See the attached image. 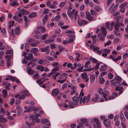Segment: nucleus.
<instances>
[{
    "mask_svg": "<svg viewBox=\"0 0 128 128\" xmlns=\"http://www.w3.org/2000/svg\"><path fill=\"white\" fill-rule=\"evenodd\" d=\"M4 45L2 42H0V50H3L5 49Z\"/></svg>",
    "mask_w": 128,
    "mask_h": 128,
    "instance_id": "50",
    "label": "nucleus"
},
{
    "mask_svg": "<svg viewBox=\"0 0 128 128\" xmlns=\"http://www.w3.org/2000/svg\"><path fill=\"white\" fill-rule=\"evenodd\" d=\"M30 95V94L29 93H27V94H26V93H24L23 94L19 96L18 98L19 99H23L25 98V95L26 96H28Z\"/></svg>",
    "mask_w": 128,
    "mask_h": 128,
    "instance_id": "25",
    "label": "nucleus"
},
{
    "mask_svg": "<svg viewBox=\"0 0 128 128\" xmlns=\"http://www.w3.org/2000/svg\"><path fill=\"white\" fill-rule=\"evenodd\" d=\"M1 32L3 36H6V28L2 29L1 30Z\"/></svg>",
    "mask_w": 128,
    "mask_h": 128,
    "instance_id": "40",
    "label": "nucleus"
},
{
    "mask_svg": "<svg viewBox=\"0 0 128 128\" xmlns=\"http://www.w3.org/2000/svg\"><path fill=\"white\" fill-rule=\"evenodd\" d=\"M109 94V92L108 91H105L104 93L103 94V97L104 98L105 101L109 100H108V98L109 97H108Z\"/></svg>",
    "mask_w": 128,
    "mask_h": 128,
    "instance_id": "13",
    "label": "nucleus"
},
{
    "mask_svg": "<svg viewBox=\"0 0 128 128\" xmlns=\"http://www.w3.org/2000/svg\"><path fill=\"white\" fill-rule=\"evenodd\" d=\"M88 22L85 20H81L78 19V23L79 25H82L83 24L85 25L88 23Z\"/></svg>",
    "mask_w": 128,
    "mask_h": 128,
    "instance_id": "7",
    "label": "nucleus"
},
{
    "mask_svg": "<svg viewBox=\"0 0 128 128\" xmlns=\"http://www.w3.org/2000/svg\"><path fill=\"white\" fill-rule=\"evenodd\" d=\"M46 5L50 8L52 9H56L57 6L55 5L52 4L51 2L50 1H48L46 2Z\"/></svg>",
    "mask_w": 128,
    "mask_h": 128,
    "instance_id": "10",
    "label": "nucleus"
},
{
    "mask_svg": "<svg viewBox=\"0 0 128 128\" xmlns=\"http://www.w3.org/2000/svg\"><path fill=\"white\" fill-rule=\"evenodd\" d=\"M71 20H72L74 18L75 20H76L78 16V12L74 9L71 11H68L67 12Z\"/></svg>",
    "mask_w": 128,
    "mask_h": 128,
    "instance_id": "2",
    "label": "nucleus"
},
{
    "mask_svg": "<svg viewBox=\"0 0 128 128\" xmlns=\"http://www.w3.org/2000/svg\"><path fill=\"white\" fill-rule=\"evenodd\" d=\"M37 16V13L36 12H34L31 13L28 15V17L29 18H34Z\"/></svg>",
    "mask_w": 128,
    "mask_h": 128,
    "instance_id": "26",
    "label": "nucleus"
},
{
    "mask_svg": "<svg viewBox=\"0 0 128 128\" xmlns=\"http://www.w3.org/2000/svg\"><path fill=\"white\" fill-rule=\"evenodd\" d=\"M124 88L122 87H120L119 86H117L115 88V90L116 91H123Z\"/></svg>",
    "mask_w": 128,
    "mask_h": 128,
    "instance_id": "45",
    "label": "nucleus"
},
{
    "mask_svg": "<svg viewBox=\"0 0 128 128\" xmlns=\"http://www.w3.org/2000/svg\"><path fill=\"white\" fill-rule=\"evenodd\" d=\"M73 104L75 106L78 105L79 101V98L78 97L74 96L72 98Z\"/></svg>",
    "mask_w": 128,
    "mask_h": 128,
    "instance_id": "6",
    "label": "nucleus"
},
{
    "mask_svg": "<svg viewBox=\"0 0 128 128\" xmlns=\"http://www.w3.org/2000/svg\"><path fill=\"white\" fill-rule=\"evenodd\" d=\"M59 90L57 88H54L53 89L52 92V95L55 96L58 95H61L62 94L61 92H59Z\"/></svg>",
    "mask_w": 128,
    "mask_h": 128,
    "instance_id": "4",
    "label": "nucleus"
},
{
    "mask_svg": "<svg viewBox=\"0 0 128 128\" xmlns=\"http://www.w3.org/2000/svg\"><path fill=\"white\" fill-rule=\"evenodd\" d=\"M3 96L4 98H7L8 96V92L6 90L4 89L2 91Z\"/></svg>",
    "mask_w": 128,
    "mask_h": 128,
    "instance_id": "23",
    "label": "nucleus"
},
{
    "mask_svg": "<svg viewBox=\"0 0 128 128\" xmlns=\"http://www.w3.org/2000/svg\"><path fill=\"white\" fill-rule=\"evenodd\" d=\"M107 73L106 72H102L100 75L99 76V77H101L104 76Z\"/></svg>",
    "mask_w": 128,
    "mask_h": 128,
    "instance_id": "63",
    "label": "nucleus"
},
{
    "mask_svg": "<svg viewBox=\"0 0 128 128\" xmlns=\"http://www.w3.org/2000/svg\"><path fill=\"white\" fill-rule=\"evenodd\" d=\"M39 75L38 74H34L33 76V77L34 78H35L36 80L39 78Z\"/></svg>",
    "mask_w": 128,
    "mask_h": 128,
    "instance_id": "58",
    "label": "nucleus"
},
{
    "mask_svg": "<svg viewBox=\"0 0 128 128\" xmlns=\"http://www.w3.org/2000/svg\"><path fill=\"white\" fill-rule=\"evenodd\" d=\"M128 2H125L119 6V7L120 8H124L126 6Z\"/></svg>",
    "mask_w": 128,
    "mask_h": 128,
    "instance_id": "42",
    "label": "nucleus"
},
{
    "mask_svg": "<svg viewBox=\"0 0 128 128\" xmlns=\"http://www.w3.org/2000/svg\"><path fill=\"white\" fill-rule=\"evenodd\" d=\"M49 48V46H47L44 48H41L40 50L42 52H45L46 54H48L49 52V51H48Z\"/></svg>",
    "mask_w": 128,
    "mask_h": 128,
    "instance_id": "15",
    "label": "nucleus"
},
{
    "mask_svg": "<svg viewBox=\"0 0 128 128\" xmlns=\"http://www.w3.org/2000/svg\"><path fill=\"white\" fill-rule=\"evenodd\" d=\"M26 69H27V72L28 74L32 75L34 73V70H31V68H30L27 67Z\"/></svg>",
    "mask_w": 128,
    "mask_h": 128,
    "instance_id": "18",
    "label": "nucleus"
},
{
    "mask_svg": "<svg viewBox=\"0 0 128 128\" xmlns=\"http://www.w3.org/2000/svg\"><path fill=\"white\" fill-rule=\"evenodd\" d=\"M20 12L23 15H26L28 14V12L23 8L21 9L20 11Z\"/></svg>",
    "mask_w": 128,
    "mask_h": 128,
    "instance_id": "22",
    "label": "nucleus"
},
{
    "mask_svg": "<svg viewBox=\"0 0 128 128\" xmlns=\"http://www.w3.org/2000/svg\"><path fill=\"white\" fill-rule=\"evenodd\" d=\"M46 58L50 61H53L54 60V58L52 57L48 56L46 57Z\"/></svg>",
    "mask_w": 128,
    "mask_h": 128,
    "instance_id": "51",
    "label": "nucleus"
},
{
    "mask_svg": "<svg viewBox=\"0 0 128 128\" xmlns=\"http://www.w3.org/2000/svg\"><path fill=\"white\" fill-rule=\"evenodd\" d=\"M101 30H102L101 32L104 36H105L107 33V32L106 31V29L104 27L102 26L101 28Z\"/></svg>",
    "mask_w": 128,
    "mask_h": 128,
    "instance_id": "20",
    "label": "nucleus"
},
{
    "mask_svg": "<svg viewBox=\"0 0 128 128\" xmlns=\"http://www.w3.org/2000/svg\"><path fill=\"white\" fill-rule=\"evenodd\" d=\"M48 34H44L42 35L41 37L42 40H45L46 38L48 37Z\"/></svg>",
    "mask_w": 128,
    "mask_h": 128,
    "instance_id": "46",
    "label": "nucleus"
},
{
    "mask_svg": "<svg viewBox=\"0 0 128 128\" xmlns=\"http://www.w3.org/2000/svg\"><path fill=\"white\" fill-rule=\"evenodd\" d=\"M95 79V76L94 74H93L90 76V80L91 82H93Z\"/></svg>",
    "mask_w": 128,
    "mask_h": 128,
    "instance_id": "30",
    "label": "nucleus"
},
{
    "mask_svg": "<svg viewBox=\"0 0 128 128\" xmlns=\"http://www.w3.org/2000/svg\"><path fill=\"white\" fill-rule=\"evenodd\" d=\"M120 125L122 128H126V124L122 122H121Z\"/></svg>",
    "mask_w": 128,
    "mask_h": 128,
    "instance_id": "60",
    "label": "nucleus"
},
{
    "mask_svg": "<svg viewBox=\"0 0 128 128\" xmlns=\"http://www.w3.org/2000/svg\"><path fill=\"white\" fill-rule=\"evenodd\" d=\"M24 58L27 60H31L33 58V55L31 54L28 53V56H24Z\"/></svg>",
    "mask_w": 128,
    "mask_h": 128,
    "instance_id": "24",
    "label": "nucleus"
},
{
    "mask_svg": "<svg viewBox=\"0 0 128 128\" xmlns=\"http://www.w3.org/2000/svg\"><path fill=\"white\" fill-rule=\"evenodd\" d=\"M36 68L41 71H43L44 70V68L42 66H39L36 67Z\"/></svg>",
    "mask_w": 128,
    "mask_h": 128,
    "instance_id": "38",
    "label": "nucleus"
},
{
    "mask_svg": "<svg viewBox=\"0 0 128 128\" xmlns=\"http://www.w3.org/2000/svg\"><path fill=\"white\" fill-rule=\"evenodd\" d=\"M107 69V66L106 64H104L101 66L99 68L100 71L102 72L106 70Z\"/></svg>",
    "mask_w": 128,
    "mask_h": 128,
    "instance_id": "17",
    "label": "nucleus"
},
{
    "mask_svg": "<svg viewBox=\"0 0 128 128\" xmlns=\"http://www.w3.org/2000/svg\"><path fill=\"white\" fill-rule=\"evenodd\" d=\"M98 37H99L100 40V41H102L104 40V37L101 34H98Z\"/></svg>",
    "mask_w": 128,
    "mask_h": 128,
    "instance_id": "52",
    "label": "nucleus"
},
{
    "mask_svg": "<svg viewBox=\"0 0 128 128\" xmlns=\"http://www.w3.org/2000/svg\"><path fill=\"white\" fill-rule=\"evenodd\" d=\"M24 20L26 22H28L30 21V20L28 19L27 16H24L23 17Z\"/></svg>",
    "mask_w": 128,
    "mask_h": 128,
    "instance_id": "59",
    "label": "nucleus"
},
{
    "mask_svg": "<svg viewBox=\"0 0 128 128\" xmlns=\"http://www.w3.org/2000/svg\"><path fill=\"white\" fill-rule=\"evenodd\" d=\"M37 29L40 31H41L42 33H44L45 32V28L42 26H39L38 27Z\"/></svg>",
    "mask_w": 128,
    "mask_h": 128,
    "instance_id": "32",
    "label": "nucleus"
},
{
    "mask_svg": "<svg viewBox=\"0 0 128 128\" xmlns=\"http://www.w3.org/2000/svg\"><path fill=\"white\" fill-rule=\"evenodd\" d=\"M39 116V115L38 114H34L30 116V119L33 121L31 123L33 125L34 124L35 122L34 120L37 119L38 118Z\"/></svg>",
    "mask_w": 128,
    "mask_h": 128,
    "instance_id": "3",
    "label": "nucleus"
},
{
    "mask_svg": "<svg viewBox=\"0 0 128 128\" xmlns=\"http://www.w3.org/2000/svg\"><path fill=\"white\" fill-rule=\"evenodd\" d=\"M120 27V25L118 23V22L115 23L114 28V29H119Z\"/></svg>",
    "mask_w": 128,
    "mask_h": 128,
    "instance_id": "49",
    "label": "nucleus"
},
{
    "mask_svg": "<svg viewBox=\"0 0 128 128\" xmlns=\"http://www.w3.org/2000/svg\"><path fill=\"white\" fill-rule=\"evenodd\" d=\"M75 54H76V60L77 61H79L80 60L79 59H78V58H79L80 57V54L79 53H78V52H76Z\"/></svg>",
    "mask_w": 128,
    "mask_h": 128,
    "instance_id": "53",
    "label": "nucleus"
},
{
    "mask_svg": "<svg viewBox=\"0 0 128 128\" xmlns=\"http://www.w3.org/2000/svg\"><path fill=\"white\" fill-rule=\"evenodd\" d=\"M81 76L82 78L84 79H85L86 78L88 77L87 73L86 72H84L83 73H82L81 74Z\"/></svg>",
    "mask_w": 128,
    "mask_h": 128,
    "instance_id": "37",
    "label": "nucleus"
},
{
    "mask_svg": "<svg viewBox=\"0 0 128 128\" xmlns=\"http://www.w3.org/2000/svg\"><path fill=\"white\" fill-rule=\"evenodd\" d=\"M13 54H10V55H6V56L5 58L6 59V60L9 61L10 59V58L13 57Z\"/></svg>",
    "mask_w": 128,
    "mask_h": 128,
    "instance_id": "41",
    "label": "nucleus"
},
{
    "mask_svg": "<svg viewBox=\"0 0 128 128\" xmlns=\"http://www.w3.org/2000/svg\"><path fill=\"white\" fill-rule=\"evenodd\" d=\"M3 85L5 86V88L7 89L8 90L10 89L9 87L10 86V84L7 82H4L3 83Z\"/></svg>",
    "mask_w": 128,
    "mask_h": 128,
    "instance_id": "21",
    "label": "nucleus"
},
{
    "mask_svg": "<svg viewBox=\"0 0 128 128\" xmlns=\"http://www.w3.org/2000/svg\"><path fill=\"white\" fill-rule=\"evenodd\" d=\"M103 123L106 127H109L111 125V122L108 119H106L104 120L103 121Z\"/></svg>",
    "mask_w": 128,
    "mask_h": 128,
    "instance_id": "8",
    "label": "nucleus"
},
{
    "mask_svg": "<svg viewBox=\"0 0 128 128\" xmlns=\"http://www.w3.org/2000/svg\"><path fill=\"white\" fill-rule=\"evenodd\" d=\"M118 95V94L116 93H113L112 94V96H110L108 98V100L113 99L116 98V97Z\"/></svg>",
    "mask_w": 128,
    "mask_h": 128,
    "instance_id": "28",
    "label": "nucleus"
},
{
    "mask_svg": "<svg viewBox=\"0 0 128 128\" xmlns=\"http://www.w3.org/2000/svg\"><path fill=\"white\" fill-rule=\"evenodd\" d=\"M90 60L92 62L94 63H96L98 61L96 59L94 58H90Z\"/></svg>",
    "mask_w": 128,
    "mask_h": 128,
    "instance_id": "48",
    "label": "nucleus"
},
{
    "mask_svg": "<svg viewBox=\"0 0 128 128\" xmlns=\"http://www.w3.org/2000/svg\"><path fill=\"white\" fill-rule=\"evenodd\" d=\"M93 120L95 122L98 128H100L101 127V125L100 122L98 118H94V119Z\"/></svg>",
    "mask_w": 128,
    "mask_h": 128,
    "instance_id": "16",
    "label": "nucleus"
},
{
    "mask_svg": "<svg viewBox=\"0 0 128 128\" xmlns=\"http://www.w3.org/2000/svg\"><path fill=\"white\" fill-rule=\"evenodd\" d=\"M10 0L11 1L10 3V4L12 6H18L19 5V4L15 1L14 0Z\"/></svg>",
    "mask_w": 128,
    "mask_h": 128,
    "instance_id": "12",
    "label": "nucleus"
},
{
    "mask_svg": "<svg viewBox=\"0 0 128 128\" xmlns=\"http://www.w3.org/2000/svg\"><path fill=\"white\" fill-rule=\"evenodd\" d=\"M114 30H115L114 31V34L118 36H120V34L119 33V29H114Z\"/></svg>",
    "mask_w": 128,
    "mask_h": 128,
    "instance_id": "33",
    "label": "nucleus"
},
{
    "mask_svg": "<svg viewBox=\"0 0 128 128\" xmlns=\"http://www.w3.org/2000/svg\"><path fill=\"white\" fill-rule=\"evenodd\" d=\"M90 12L91 14L92 15H95L97 14L96 12L92 9L90 10Z\"/></svg>",
    "mask_w": 128,
    "mask_h": 128,
    "instance_id": "54",
    "label": "nucleus"
},
{
    "mask_svg": "<svg viewBox=\"0 0 128 128\" xmlns=\"http://www.w3.org/2000/svg\"><path fill=\"white\" fill-rule=\"evenodd\" d=\"M58 78V80L57 82L60 83L62 84L65 82L66 80L65 79L62 80L64 78L61 75L59 76Z\"/></svg>",
    "mask_w": 128,
    "mask_h": 128,
    "instance_id": "14",
    "label": "nucleus"
},
{
    "mask_svg": "<svg viewBox=\"0 0 128 128\" xmlns=\"http://www.w3.org/2000/svg\"><path fill=\"white\" fill-rule=\"evenodd\" d=\"M90 94H88V95L87 97H86V103H88L89 101L90 98Z\"/></svg>",
    "mask_w": 128,
    "mask_h": 128,
    "instance_id": "57",
    "label": "nucleus"
},
{
    "mask_svg": "<svg viewBox=\"0 0 128 128\" xmlns=\"http://www.w3.org/2000/svg\"><path fill=\"white\" fill-rule=\"evenodd\" d=\"M38 49L37 48H32L30 52L34 54L38 52Z\"/></svg>",
    "mask_w": 128,
    "mask_h": 128,
    "instance_id": "27",
    "label": "nucleus"
},
{
    "mask_svg": "<svg viewBox=\"0 0 128 128\" xmlns=\"http://www.w3.org/2000/svg\"><path fill=\"white\" fill-rule=\"evenodd\" d=\"M84 95V94L83 92V90H82L81 91L80 93V94L79 97H80V104H82V101L81 100V98H82V97Z\"/></svg>",
    "mask_w": 128,
    "mask_h": 128,
    "instance_id": "35",
    "label": "nucleus"
},
{
    "mask_svg": "<svg viewBox=\"0 0 128 128\" xmlns=\"http://www.w3.org/2000/svg\"><path fill=\"white\" fill-rule=\"evenodd\" d=\"M122 78L118 76H116L110 82H112L111 85L114 86H122V84H120V82L122 81Z\"/></svg>",
    "mask_w": 128,
    "mask_h": 128,
    "instance_id": "1",
    "label": "nucleus"
},
{
    "mask_svg": "<svg viewBox=\"0 0 128 128\" xmlns=\"http://www.w3.org/2000/svg\"><path fill=\"white\" fill-rule=\"evenodd\" d=\"M86 18L89 21H90L93 20V17L92 16H91L89 12H86Z\"/></svg>",
    "mask_w": 128,
    "mask_h": 128,
    "instance_id": "9",
    "label": "nucleus"
},
{
    "mask_svg": "<svg viewBox=\"0 0 128 128\" xmlns=\"http://www.w3.org/2000/svg\"><path fill=\"white\" fill-rule=\"evenodd\" d=\"M108 76L110 79H112L113 78L114 75L111 73H109L108 74Z\"/></svg>",
    "mask_w": 128,
    "mask_h": 128,
    "instance_id": "64",
    "label": "nucleus"
},
{
    "mask_svg": "<svg viewBox=\"0 0 128 128\" xmlns=\"http://www.w3.org/2000/svg\"><path fill=\"white\" fill-rule=\"evenodd\" d=\"M60 69L59 67H56L54 68L52 70V72H50L49 74V76H50L51 75L54 74L56 73L55 72L58 71Z\"/></svg>",
    "mask_w": 128,
    "mask_h": 128,
    "instance_id": "11",
    "label": "nucleus"
},
{
    "mask_svg": "<svg viewBox=\"0 0 128 128\" xmlns=\"http://www.w3.org/2000/svg\"><path fill=\"white\" fill-rule=\"evenodd\" d=\"M51 65L54 66H56V67L59 66L58 63V62H53L51 64Z\"/></svg>",
    "mask_w": 128,
    "mask_h": 128,
    "instance_id": "44",
    "label": "nucleus"
},
{
    "mask_svg": "<svg viewBox=\"0 0 128 128\" xmlns=\"http://www.w3.org/2000/svg\"><path fill=\"white\" fill-rule=\"evenodd\" d=\"M8 77L10 78V79H11L12 81H14L16 79V78L12 76H8Z\"/></svg>",
    "mask_w": 128,
    "mask_h": 128,
    "instance_id": "55",
    "label": "nucleus"
},
{
    "mask_svg": "<svg viewBox=\"0 0 128 128\" xmlns=\"http://www.w3.org/2000/svg\"><path fill=\"white\" fill-rule=\"evenodd\" d=\"M55 24L54 22H52L50 24H48L47 27L48 28H50V27H52L54 26Z\"/></svg>",
    "mask_w": 128,
    "mask_h": 128,
    "instance_id": "62",
    "label": "nucleus"
},
{
    "mask_svg": "<svg viewBox=\"0 0 128 128\" xmlns=\"http://www.w3.org/2000/svg\"><path fill=\"white\" fill-rule=\"evenodd\" d=\"M58 51L60 53L64 49V48L63 46H58Z\"/></svg>",
    "mask_w": 128,
    "mask_h": 128,
    "instance_id": "47",
    "label": "nucleus"
},
{
    "mask_svg": "<svg viewBox=\"0 0 128 128\" xmlns=\"http://www.w3.org/2000/svg\"><path fill=\"white\" fill-rule=\"evenodd\" d=\"M54 39L48 40H45V42L46 43H49L50 42H54Z\"/></svg>",
    "mask_w": 128,
    "mask_h": 128,
    "instance_id": "56",
    "label": "nucleus"
},
{
    "mask_svg": "<svg viewBox=\"0 0 128 128\" xmlns=\"http://www.w3.org/2000/svg\"><path fill=\"white\" fill-rule=\"evenodd\" d=\"M100 98V96L98 94H97L94 95L92 98V101L96 102H98Z\"/></svg>",
    "mask_w": 128,
    "mask_h": 128,
    "instance_id": "5",
    "label": "nucleus"
},
{
    "mask_svg": "<svg viewBox=\"0 0 128 128\" xmlns=\"http://www.w3.org/2000/svg\"><path fill=\"white\" fill-rule=\"evenodd\" d=\"M5 54H13V50L12 49L6 51L5 52Z\"/></svg>",
    "mask_w": 128,
    "mask_h": 128,
    "instance_id": "34",
    "label": "nucleus"
},
{
    "mask_svg": "<svg viewBox=\"0 0 128 128\" xmlns=\"http://www.w3.org/2000/svg\"><path fill=\"white\" fill-rule=\"evenodd\" d=\"M14 33L16 34H18L20 33V28L17 26L14 30Z\"/></svg>",
    "mask_w": 128,
    "mask_h": 128,
    "instance_id": "31",
    "label": "nucleus"
},
{
    "mask_svg": "<svg viewBox=\"0 0 128 128\" xmlns=\"http://www.w3.org/2000/svg\"><path fill=\"white\" fill-rule=\"evenodd\" d=\"M49 11L50 10L48 8H44L43 12V14H47L49 12Z\"/></svg>",
    "mask_w": 128,
    "mask_h": 128,
    "instance_id": "43",
    "label": "nucleus"
},
{
    "mask_svg": "<svg viewBox=\"0 0 128 128\" xmlns=\"http://www.w3.org/2000/svg\"><path fill=\"white\" fill-rule=\"evenodd\" d=\"M41 121L43 123H47V125L48 126H49L50 125V122H48V120L47 119H42L41 120Z\"/></svg>",
    "mask_w": 128,
    "mask_h": 128,
    "instance_id": "29",
    "label": "nucleus"
},
{
    "mask_svg": "<svg viewBox=\"0 0 128 128\" xmlns=\"http://www.w3.org/2000/svg\"><path fill=\"white\" fill-rule=\"evenodd\" d=\"M105 81V80L103 78H100L99 80V83L100 84H104Z\"/></svg>",
    "mask_w": 128,
    "mask_h": 128,
    "instance_id": "61",
    "label": "nucleus"
},
{
    "mask_svg": "<svg viewBox=\"0 0 128 128\" xmlns=\"http://www.w3.org/2000/svg\"><path fill=\"white\" fill-rule=\"evenodd\" d=\"M94 9L96 12H98L101 10V8L98 6H95L94 7Z\"/></svg>",
    "mask_w": 128,
    "mask_h": 128,
    "instance_id": "39",
    "label": "nucleus"
},
{
    "mask_svg": "<svg viewBox=\"0 0 128 128\" xmlns=\"http://www.w3.org/2000/svg\"><path fill=\"white\" fill-rule=\"evenodd\" d=\"M120 119L121 122H125L126 120V118L123 114H120Z\"/></svg>",
    "mask_w": 128,
    "mask_h": 128,
    "instance_id": "36",
    "label": "nucleus"
},
{
    "mask_svg": "<svg viewBox=\"0 0 128 128\" xmlns=\"http://www.w3.org/2000/svg\"><path fill=\"white\" fill-rule=\"evenodd\" d=\"M67 102V103H68L69 106L71 108H74V105L73 104V102H72L70 101L67 100H65V102Z\"/></svg>",
    "mask_w": 128,
    "mask_h": 128,
    "instance_id": "19",
    "label": "nucleus"
}]
</instances>
